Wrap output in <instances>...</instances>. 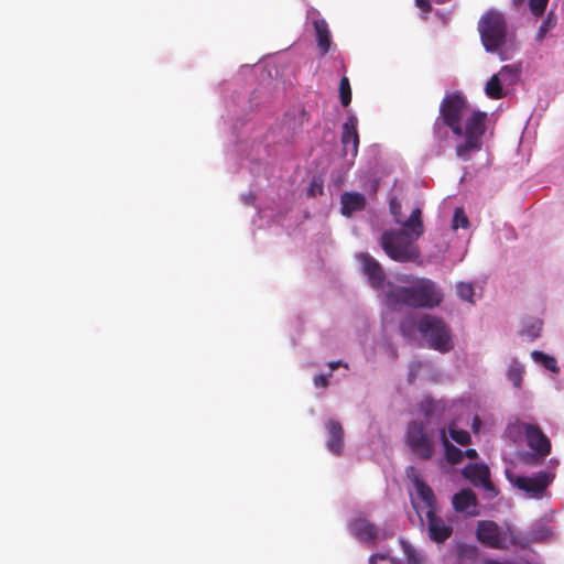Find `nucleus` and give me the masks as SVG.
Returning <instances> with one entry per match:
<instances>
[{
	"label": "nucleus",
	"instance_id": "nucleus-36",
	"mask_svg": "<svg viewBox=\"0 0 564 564\" xmlns=\"http://www.w3.org/2000/svg\"><path fill=\"white\" fill-rule=\"evenodd\" d=\"M314 384L316 388H326L328 386V377L325 375L315 376Z\"/></svg>",
	"mask_w": 564,
	"mask_h": 564
},
{
	"label": "nucleus",
	"instance_id": "nucleus-13",
	"mask_svg": "<svg viewBox=\"0 0 564 564\" xmlns=\"http://www.w3.org/2000/svg\"><path fill=\"white\" fill-rule=\"evenodd\" d=\"M358 120L356 116H349L343 124L341 143L345 152L348 151L352 156L358 153L359 134L357 130Z\"/></svg>",
	"mask_w": 564,
	"mask_h": 564
},
{
	"label": "nucleus",
	"instance_id": "nucleus-7",
	"mask_svg": "<svg viewBox=\"0 0 564 564\" xmlns=\"http://www.w3.org/2000/svg\"><path fill=\"white\" fill-rule=\"evenodd\" d=\"M525 434L528 446L534 451L535 454H528V458H544L551 452V442L547 436L541 431L538 425L516 421L508 426V433Z\"/></svg>",
	"mask_w": 564,
	"mask_h": 564
},
{
	"label": "nucleus",
	"instance_id": "nucleus-16",
	"mask_svg": "<svg viewBox=\"0 0 564 564\" xmlns=\"http://www.w3.org/2000/svg\"><path fill=\"white\" fill-rule=\"evenodd\" d=\"M341 214L351 216L355 212H360L366 207V197L360 193H344L340 197Z\"/></svg>",
	"mask_w": 564,
	"mask_h": 564
},
{
	"label": "nucleus",
	"instance_id": "nucleus-18",
	"mask_svg": "<svg viewBox=\"0 0 564 564\" xmlns=\"http://www.w3.org/2000/svg\"><path fill=\"white\" fill-rule=\"evenodd\" d=\"M452 505L457 512H465L477 505V498L471 489H462L453 496Z\"/></svg>",
	"mask_w": 564,
	"mask_h": 564
},
{
	"label": "nucleus",
	"instance_id": "nucleus-26",
	"mask_svg": "<svg viewBox=\"0 0 564 564\" xmlns=\"http://www.w3.org/2000/svg\"><path fill=\"white\" fill-rule=\"evenodd\" d=\"M449 436L459 445L466 446L470 443V434L465 430H458L454 425H451L449 429Z\"/></svg>",
	"mask_w": 564,
	"mask_h": 564
},
{
	"label": "nucleus",
	"instance_id": "nucleus-34",
	"mask_svg": "<svg viewBox=\"0 0 564 564\" xmlns=\"http://www.w3.org/2000/svg\"><path fill=\"white\" fill-rule=\"evenodd\" d=\"M400 332L402 336L410 338L413 335V325L409 321H402L400 323Z\"/></svg>",
	"mask_w": 564,
	"mask_h": 564
},
{
	"label": "nucleus",
	"instance_id": "nucleus-39",
	"mask_svg": "<svg viewBox=\"0 0 564 564\" xmlns=\"http://www.w3.org/2000/svg\"><path fill=\"white\" fill-rule=\"evenodd\" d=\"M463 453H464V457L466 456L469 459H476L478 457V453L475 448H467Z\"/></svg>",
	"mask_w": 564,
	"mask_h": 564
},
{
	"label": "nucleus",
	"instance_id": "nucleus-22",
	"mask_svg": "<svg viewBox=\"0 0 564 564\" xmlns=\"http://www.w3.org/2000/svg\"><path fill=\"white\" fill-rule=\"evenodd\" d=\"M531 356L534 361L541 364L545 369L552 372H558L560 368L557 367V361L554 357L549 356L540 350H533Z\"/></svg>",
	"mask_w": 564,
	"mask_h": 564
},
{
	"label": "nucleus",
	"instance_id": "nucleus-40",
	"mask_svg": "<svg viewBox=\"0 0 564 564\" xmlns=\"http://www.w3.org/2000/svg\"><path fill=\"white\" fill-rule=\"evenodd\" d=\"M378 557L381 560L386 558V556L383 554H373L369 557V564H375V561Z\"/></svg>",
	"mask_w": 564,
	"mask_h": 564
},
{
	"label": "nucleus",
	"instance_id": "nucleus-11",
	"mask_svg": "<svg viewBox=\"0 0 564 564\" xmlns=\"http://www.w3.org/2000/svg\"><path fill=\"white\" fill-rule=\"evenodd\" d=\"M426 518L427 531L431 540L436 543H444L451 538L453 533L452 525L447 524L443 518L436 516L435 510H429Z\"/></svg>",
	"mask_w": 564,
	"mask_h": 564
},
{
	"label": "nucleus",
	"instance_id": "nucleus-15",
	"mask_svg": "<svg viewBox=\"0 0 564 564\" xmlns=\"http://www.w3.org/2000/svg\"><path fill=\"white\" fill-rule=\"evenodd\" d=\"M352 534L361 542H375L378 538L377 527L367 519L359 518L351 522Z\"/></svg>",
	"mask_w": 564,
	"mask_h": 564
},
{
	"label": "nucleus",
	"instance_id": "nucleus-1",
	"mask_svg": "<svg viewBox=\"0 0 564 564\" xmlns=\"http://www.w3.org/2000/svg\"><path fill=\"white\" fill-rule=\"evenodd\" d=\"M468 109L466 97L459 93L446 94L440 105V116L434 122L436 133L441 130V123L453 132L456 137H464L463 143L456 145V155L468 161L473 152L481 150L482 135L486 131L487 113L482 111H473L465 120L463 127V118Z\"/></svg>",
	"mask_w": 564,
	"mask_h": 564
},
{
	"label": "nucleus",
	"instance_id": "nucleus-23",
	"mask_svg": "<svg viewBox=\"0 0 564 564\" xmlns=\"http://www.w3.org/2000/svg\"><path fill=\"white\" fill-rule=\"evenodd\" d=\"M497 75L502 82L511 85L519 77V68L513 65H505Z\"/></svg>",
	"mask_w": 564,
	"mask_h": 564
},
{
	"label": "nucleus",
	"instance_id": "nucleus-37",
	"mask_svg": "<svg viewBox=\"0 0 564 564\" xmlns=\"http://www.w3.org/2000/svg\"><path fill=\"white\" fill-rule=\"evenodd\" d=\"M405 474L409 479L414 484V478H421L419 470L414 466H409L405 470Z\"/></svg>",
	"mask_w": 564,
	"mask_h": 564
},
{
	"label": "nucleus",
	"instance_id": "nucleus-14",
	"mask_svg": "<svg viewBox=\"0 0 564 564\" xmlns=\"http://www.w3.org/2000/svg\"><path fill=\"white\" fill-rule=\"evenodd\" d=\"M328 438L326 442L327 448L335 455H340L344 447V430L338 421L329 420L326 423Z\"/></svg>",
	"mask_w": 564,
	"mask_h": 564
},
{
	"label": "nucleus",
	"instance_id": "nucleus-17",
	"mask_svg": "<svg viewBox=\"0 0 564 564\" xmlns=\"http://www.w3.org/2000/svg\"><path fill=\"white\" fill-rule=\"evenodd\" d=\"M313 26L316 34V41H317V47L319 51V54L322 56L326 55L329 52L330 48V32L328 29V24L325 20L318 19L314 20Z\"/></svg>",
	"mask_w": 564,
	"mask_h": 564
},
{
	"label": "nucleus",
	"instance_id": "nucleus-19",
	"mask_svg": "<svg viewBox=\"0 0 564 564\" xmlns=\"http://www.w3.org/2000/svg\"><path fill=\"white\" fill-rule=\"evenodd\" d=\"M440 438L445 449L446 460L452 465L459 464L464 458V453L448 441L445 429L440 430Z\"/></svg>",
	"mask_w": 564,
	"mask_h": 564
},
{
	"label": "nucleus",
	"instance_id": "nucleus-35",
	"mask_svg": "<svg viewBox=\"0 0 564 564\" xmlns=\"http://www.w3.org/2000/svg\"><path fill=\"white\" fill-rule=\"evenodd\" d=\"M549 532L546 529L542 528L541 530L532 529L531 538L534 542L542 541L547 536Z\"/></svg>",
	"mask_w": 564,
	"mask_h": 564
},
{
	"label": "nucleus",
	"instance_id": "nucleus-12",
	"mask_svg": "<svg viewBox=\"0 0 564 564\" xmlns=\"http://www.w3.org/2000/svg\"><path fill=\"white\" fill-rule=\"evenodd\" d=\"M463 476L474 486L482 487L487 491L495 489L490 480V470L485 464H468L463 469Z\"/></svg>",
	"mask_w": 564,
	"mask_h": 564
},
{
	"label": "nucleus",
	"instance_id": "nucleus-33",
	"mask_svg": "<svg viewBox=\"0 0 564 564\" xmlns=\"http://www.w3.org/2000/svg\"><path fill=\"white\" fill-rule=\"evenodd\" d=\"M324 193L323 184L322 182H317L316 180H313L308 186L307 194L308 196H316L322 195Z\"/></svg>",
	"mask_w": 564,
	"mask_h": 564
},
{
	"label": "nucleus",
	"instance_id": "nucleus-6",
	"mask_svg": "<svg viewBox=\"0 0 564 564\" xmlns=\"http://www.w3.org/2000/svg\"><path fill=\"white\" fill-rule=\"evenodd\" d=\"M434 431L427 429L423 421H411L408 424L405 442L411 452L421 460H430L435 454L433 443Z\"/></svg>",
	"mask_w": 564,
	"mask_h": 564
},
{
	"label": "nucleus",
	"instance_id": "nucleus-28",
	"mask_svg": "<svg viewBox=\"0 0 564 564\" xmlns=\"http://www.w3.org/2000/svg\"><path fill=\"white\" fill-rule=\"evenodd\" d=\"M457 295L469 303H474V286L471 283L459 282L456 286Z\"/></svg>",
	"mask_w": 564,
	"mask_h": 564
},
{
	"label": "nucleus",
	"instance_id": "nucleus-29",
	"mask_svg": "<svg viewBox=\"0 0 564 564\" xmlns=\"http://www.w3.org/2000/svg\"><path fill=\"white\" fill-rule=\"evenodd\" d=\"M401 209L402 207L400 202L395 197L391 198L390 213L392 214L394 221L404 227V223L406 221V219H403Z\"/></svg>",
	"mask_w": 564,
	"mask_h": 564
},
{
	"label": "nucleus",
	"instance_id": "nucleus-20",
	"mask_svg": "<svg viewBox=\"0 0 564 564\" xmlns=\"http://www.w3.org/2000/svg\"><path fill=\"white\" fill-rule=\"evenodd\" d=\"M414 487L419 497L426 505L429 510H434L436 498L432 488L422 478H414Z\"/></svg>",
	"mask_w": 564,
	"mask_h": 564
},
{
	"label": "nucleus",
	"instance_id": "nucleus-30",
	"mask_svg": "<svg viewBox=\"0 0 564 564\" xmlns=\"http://www.w3.org/2000/svg\"><path fill=\"white\" fill-rule=\"evenodd\" d=\"M550 0H529L530 12L534 17H542Z\"/></svg>",
	"mask_w": 564,
	"mask_h": 564
},
{
	"label": "nucleus",
	"instance_id": "nucleus-27",
	"mask_svg": "<svg viewBox=\"0 0 564 564\" xmlns=\"http://www.w3.org/2000/svg\"><path fill=\"white\" fill-rule=\"evenodd\" d=\"M469 226V220L464 212V209L462 207H456L455 210H454V216H453V224H452V227L453 229H458V228H468Z\"/></svg>",
	"mask_w": 564,
	"mask_h": 564
},
{
	"label": "nucleus",
	"instance_id": "nucleus-24",
	"mask_svg": "<svg viewBox=\"0 0 564 564\" xmlns=\"http://www.w3.org/2000/svg\"><path fill=\"white\" fill-rule=\"evenodd\" d=\"M557 24V17L553 11H550L546 19L542 21L539 30H538V37L543 39L549 31L555 28Z\"/></svg>",
	"mask_w": 564,
	"mask_h": 564
},
{
	"label": "nucleus",
	"instance_id": "nucleus-10",
	"mask_svg": "<svg viewBox=\"0 0 564 564\" xmlns=\"http://www.w3.org/2000/svg\"><path fill=\"white\" fill-rule=\"evenodd\" d=\"M357 258L361 263L362 272L368 276L370 285L376 290L383 289L386 273L380 263L366 252L359 253Z\"/></svg>",
	"mask_w": 564,
	"mask_h": 564
},
{
	"label": "nucleus",
	"instance_id": "nucleus-41",
	"mask_svg": "<svg viewBox=\"0 0 564 564\" xmlns=\"http://www.w3.org/2000/svg\"><path fill=\"white\" fill-rule=\"evenodd\" d=\"M341 365V361L338 360V361H332L329 362V367L332 370L336 369L337 367H339Z\"/></svg>",
	"mask_w": 564,
	"mask_h": 564
},
{
	"label": "nucleus",
	"instance_id": "nucleus-8",
	"mask_svg": "<svg viewBox=\"0 0 564 564\" xmlns=\"http://www.w3.org/2000/svg\"><path fill=\"white\" fill-rule=\"evenodd\" d=\"M476 535L479 542L494 549L507 547V533L500 527L489 520L479 521Z\"/></svg>",
	"mask_w": 564,
	"mask_h": 564
},
{
	"label": "nucleus",
	"instance_id": "nucleus-38",
	"mask_svg": "<svg viewBox=\"0 0 564 564\" xmlns=\"http://www.w3.org/2000/svg\"><path fill=\"white\" fill-rule=\"evenodd\" d=\"M415 3L419 8H421L425 12H430L432 9L429 0H415Z\"/></svg>",
	"mask_w": 564,
	"mask_h": 564
},
{
	"label": "nucleus",
	"instance_id": "nucleus-3",
	"mask_svg": "<svg viewBox=\"0 0 564 564\" xmlns=\"http://www.w3.org/2000/svg\"><path fill=\"white\" fill-rule=\"evenodd\" d=\"M409 286L388 283L386 292L387 305L397 311L405 305L412 308H434L443 301V293L436 283L426 278H412L405 280Z\"/></svg>",
	"mask_w": 564,
	"mask_h": 564
},
{
	"label": "nucleus",
	"instance_id": "nucleus-5",
	"mask_svg": "<svg viewBox=\"0 0 564 564\" xmlns=\"http://www.w3.org/2000/svg\"><path fill=\"white\" fill-rule=\"evenodd\" d=\"M417 330L426 339L430 348L441 352H447L453 348L451 330L442 318L425 314L419 319Z\"/></svg>",
	"mask_w": 564,
	"mask_h": 564
},
{
	"label": "nucleus",
	"instance_id": "nucleus-25",
	"mask_svg": "<svg viewBox=\"0 0 564 564\" xmlns=\"http://www.w3.org/2000/svg\"><path fill=\"white\" fill-rule=\"evenodd\" d=\"M339 98L344 107H348L351 102V88L349 79L344 76L339 84Z\"/></svg>",
	"mask_w": 564,
	"mask_h": 564
},
{
	"label": "nucleus",
	"instance_id": "nucleus-21",
	"mask_svg": "<svg viewBox=\"0 0 564 564\" xmlns=\"http://www.w3.org/2000/svg\"><path fill=\"white\" fill-rule=\"evenodd\" d=\"M501 79L498 75H492L485 87L486 95L491 99H500L503 97Z\"/></svg>",
	"mask_w": 564,
	"mask_h": 564
},
{
	"label": "nucleus",
	"instance_id": "nucleus-31",
	"mask_svg": "<svg viewBox=\"0 0 564 564\" xmlns=\"http://www.w3.org/2000/svg\"><path fill=\"white\" fill-rule=\"evenodd\" d=\"M523 370L520 367H511L508 371V378L516 388L521 387Z\"/></svg>",
	"mask_w": 564,
	"mask_h": 564
},
{
	"label": "nucleus",
	"instance_id": "nucleus-9",
	"mask_svg": "<svg viewBox=\"0 0 564 564\" xmlns=\"http://www.w3.org/2000/svg\"><path fill=\"white\" fill-rule=\"evenodd\" d=\"M554 478L555 474L552 471H540L532 477L518 476L514 479V485L530 496L539 497L544 494Z\"/></svg>",
	"mask_w": 564,
	"mask_h": 564
},
{
	"label": "nucleus",
	"instance_id": "nucleus-32",
	"mask_svg": "<svg viewBox=\"0 0 564 564\" xmlns=\"http://www.w3.org/2000/svg\"><path fill=\"white\" fill-rule=\"evenodd\" d=\"M404 552L409 564H422V556L409 544H404Z\"/></svg>",
	"mask_w": 564,
	"mask_h": 564
},
{
	"label": "nucleus",
	"instance_id": "nucleus-2",
	"mask_svg": "<svg viewBox=\"0 0 564 564\" xmlns=\"http://www.w3.org/2000/svg\"><path fill=\"white\" fill-rule=\"evenodd\" d=\"M421 217V209L415 208L402 229L386 230L381 235L380 246L390 259L401 263L419 260L421 253L415 241L424 234Z\"/></svg>",
	"mask_w": 564,
	"mask_h": 564
},
{
	"label": "nucleus",
	"instance_id": "nucleus-4",
	"mask_svg": "<svg viewBox=\"0 0 564 564\" xmlns=\"http://www.w3.org/2000/svg\"><path fill=\"white\" fill-rule=\"evenodd\" d=\"M478 31L487 52H496L506 42L507 22L502 13L489 10L478 22Z\"/></svg>",
	"mask_w": 564,
	"mask_h": 564
}]
</instances>
